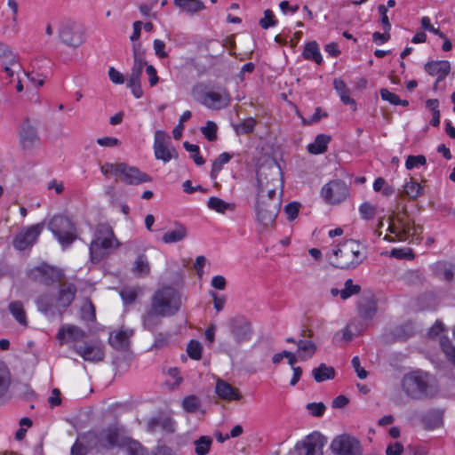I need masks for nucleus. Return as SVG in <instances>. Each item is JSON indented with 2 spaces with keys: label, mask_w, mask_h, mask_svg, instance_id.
<instances>
[{
  "label": "nucleus",
  "mask_w": 455,
  "mask_h": 455,
  "mask_svg": "<svg viewBox=\"0 0 455 455\" xmlns=\"http://www.w3.org/2000/svg\"><path fill=\"white\" fill-rule=\"evenodd\" d=\"M188 236V229L182 224H176L173 229L168 230L162 236L164 243H174L183 241Z\"/></svg>",
  "instance_id": "28"
},
{
  "label": "nucleus",
  "mask_w": 455,
  "mask_h": 455,
  "mask_svg": "<svg viewBox=\"0 0 455 455\" xmlns=\"http://www.w3.org/2000/svg\"><path fill=\"white\" fill-rule=\"evenodd\" d=\"M261 28H268L276 25V20L274 12L271 10L264 12V17L259 20Z\"/></svg>",
  "instance_id": "58"
},
{
  "label": "nucleus",
  "mask_w": 455,
  "mask_h": 455,
  "mask_svg": "<svg viewBox=\"0 0 455 455\" xmlns=\"http://www.w3.org/2000/svg\"><path fill=\"white\" fill-rule=\"evenodd\" d=\"M166 134L163 131H156L155 132L154 140V153L158 160L164 163L171 161L172 158L178 156L177 151L173 148H169L166 143Z\"/></svg>",
  "instance_id": "20"
},
{
  "label": "nucleus",
  "mask_w": 455,
  "mask_h": 455,
  "mask_svg": "<svg viewBox=\"0 0 455 455\" xmlns=\"http://www.w3.org/2000/svg\"><path fill=\"white\" fill-rule=\"evenodd\" d=\"M333 86L338 94L339 95V98L341 101L346 105H352L355 106V102L353 99L349 97V89L347 88L344 81L340 78H336L333 81Z\"/></svg>",
  "instance_id": "36"
},
{
  "label": "nucleus",
  "mask_w": 455,
  "mask_h": 455,
  "mask_svg": "<svg viewBox=\"0 0 455 455\" xmlns=\"http://www.w3.org/2000/svg\"><path fill=\"white\" fill-rule=\"evenodd\" d=\"M230 331L237 344L249 341L252 333L251 324L242 318H234L230 321Z\"/></svg>",
  "instance_id": "21"
},
{
  "label": "nucleus",
  "mask_w": 455,
  "mask_h": 455,
  "mask_svg": "<svg viewBox=\"0 0 455 455\" xmlns=\"http://www.w3.org/2000/svg\"><path fill=\"white\" fill-rule=\"evenodd\" d=\"M282 172L275 162L261 165L257 172V196H277L276 190L282 188Z\"/></svg>",
  "instance_id": "3"
},
{
  "label": "nucleus",
  "mask_w": 455,
  "mask_h": 455,
  "mask_svg": "<svg viewBox=\"0 0 455 455\" xmlns=\"http://www.w3.org/2000/svg\"><path fill=\"white\" fill-rule=\"evenodd\" d=\"M121 448L125 451L126 455H149L146 447L139 441L129 436L121 439Z\"/></svg>",
  "instance_id": "27"
},
{
  "label": "nucleus",
  "mask_w": 455,
  "mask_h": 455,
  "mask_svg": "<svg viewBox=\"0 0 455 455\" xmlns=\"http://www.w3.org/2000/svg\"><path fill=\"white\" fill-rule=\"evenodd\" d=\"M43 228V224H36L22 229L13 240L14 248L23 251L32 246L36 242Z\"/></svg>",
  "instance_id": "18"
},
{
  "label": "nucleus",
  "mask_w": 455,
  "mask_h": 455,
  "mask_svg": "<svg viewBox=\"0 0 455 455\" xmlns=\"http://www.w3.org/2000/svg\"><path fill=\"white\" fill-rule=\"evenodd\" d=\"M200 406V400L196 395H188L182 401L183 409L189 413L196 412Z\"/></svg>",
  "instance_id": "50"
},
{
  "label": "nucleus",
  "mask_w": 455,
  "mask_h": 455,
  "mask_svg": "<svg viewBox=\"0 0 455 455\" xmlns=\"http://www.w3.org/2000/svg\"><path fill=\"white\" fill-rule=\"evenodd\" d=\"M330 137L324 134H319L315 137V141L308 145L309 153L314 155L323 154L326 151Z\"/></svg>",
  "instance_id": "35"
},
{
  "label": "nucleus",
  "mask_w": 455,
  "mask_h": 455,
  "mask_svg": "<svg viewBox=\"0 0 455 455\" xmlns=\"http://www.w3.org/2000/svg\"><path fill=\"white\" fill-rule=\"evenodd\" d=\"M377 312L376 301L372 299H367L360 305V314L363 318L371 319Z\"/></svg>",
  "instance_id": "44"
},
{
  "label": "nucleus",
  "mask_w": 455,
  "mask_h": 455,
  "mask_svg": "<svg viewBox=\"0 0 455 455\" xmlns=\"http://www.w3.org/2000/svg\"><path fill=\"white\" fill-rule=\"evenodd\" d=\"M84 435L80 436L71 448L73 455H85L90 449L95 448L93 442L84 440Z\"/></svg>",
  "instance_id": "40"
},
{
  "label": "nucleus",
  "mask_w": 455,
  "mask_h": 455,
  "mask_svg": "<svg viewBox=\"0 0 455 455\" xmlns=\"http://www.w3.org/2000/svg\"><path fill=\"white\" fill-rule=\"evenodd\" d=\"M72 349L84 361L91 363L100 362L105 356L103 347L98 342H84V344L73 346Z\"/></svg>",
  "instance_id": "19"
},
{
  "label": "nucleus",
  "mask_w": 455,
  "mask_h": 455,
  "mask_svg": "<svg viewBox=\"0 0 455 455\" xmlns=\"http://www.w3.org/2000/svg\"><path fill=\"white\" fill-rule=\"evenodd\" d=\"M422 187L418 182L411 180L405 183L403 192L410 198L414 199L422 194Z\"/></svg>",
  "instance_id": "48"
},
{
  "label": "nucleus",
  "mask_w": 455,
  "mask_h": 455,
  "mask_svg": "<svg viewBox=\"0 0 455 455\" xmlns=\"http://www.w3.org/2000/svg\"><path fill=\"white\" fill-rule=\"evenodd\" d=\"M212 443V439L210 436H201L199 439L195 441L196 453L197 455H206Z\"/></svg>",
  "instance_id": "46"
},
{
  "label": "nucleus",
  "mask_w": 455,
  "mask_h": 455,
  "mask_svg": "<svg viewBox=\"0 0 455 455\" xmlns=\"http://www.w3.org/2000/svg\"><path fill=\"white\" fill-rule=\"evenodd\" d=\"M312 375L316 382H323L332 379L335 377V370L331 366L321 363L318 367L312 370Z\"/></svg>",
  "instance_id": "30"
},
{
  "label": "nucleus",
  "mask_w": 455,
  "mask_h": 455,
  "mask_svg": "<svg viewBox=\"0 0 455 455\" xmlns=\"http://www.w3.org/2000/svg\"><path fill=\"white\" fill-rule=\"evenodd\" d=\"M82 318L85 321L95 319V308L90 300H85L81 308Z\"/></svg>",
  "instance_id": "54"
},
{
  "label": "nucleus",
  "mask_w": 455,
  "mask_h": 455,
  "mask_svg": "<svg viewBox=\"0 0 455 455\" xmlns=\"http://www.w3.org/2000/svg\"><path fill=\"white\" fill-rule=\"evenodd\" d=\"M297 345L299 356L301 361L308 360L316 351V345L311 340L299 339Z\"/></svg>",
  "instance_id": "31"
},
{
  "label": "nucleus",
  "mask_w": 455,
  "mask_h": 455,
  "mask_svg": "<svg viewBox=\"0 0 455 455\" xmlns=\"http://www.w3.org/2000/svg\"><path fill=\"white\" fill-rule=\"evenodd\" d=\"M198 100L209 108L222 109L229 105L231 96L226 88L218 87L201 92Z\"/></svg>",
  "instance_id": "10"
},
{
  "label": "nucleus",
  "mask_w": 455,
  "mask_h": 455,
  "mask_svg": "<svg viewBox=\"0 0 455 455\" xmlns=\"http://www.w3.org/2000/svg\"><path fill=\"white\" fill-rule=\"evenodd\" d=\"M425 70L430 76H437L434 88H437L440 81L443 80L451 70L450 62L447 60L429 61L425 65Z\"/></svg>",
  "instance_id": "23"
},
{
  "label": "nucleus",
  "mask_w": 455,
  "mask_h": 455,
  "mask_svg": "<svg viewBox=\"0 0 455 455\" xmlns=\"http://www.w3.org/2000/svg\"><path fill=\"white\" fill-rule=\"evenodd\" d=\"M97 143L101 147L115 148L120 145V140L115 137H102L97 140Z\"/></svg>",
  "instance_id": "63"
},
{
  "label": "nucleus",
  "mask_w": 455,
  "mask_h": 455,
  "mask_svg": "<svg viewBox=\"0 0 455 455\" xmlns=\"http://www.w3.org/2000/svg\"><path fill=\"white\" fill-rule=\"evenodd\" d=\"M48 228L63 247L71 244L77 237L74 224L65 216L56 215L52 217Z\"/></svg>",
  "instance_id": "8"
},
{
  "label": "nucleus",
  "mask_w": 455,
  "mask_h": 455,
  "mask_svg": "<svg viewBox=\"0 0 455 455\" xmlns=\"http://www.w3.org/2000/svg\"><path fill=\"white\" fill-rule=\"evenodd\" d=\"M303 56L307 60H311L320 64L323 60L319 47L315 42H310L306 44Z\"/></svg>",
  "instance_id": "39"
},
{
  "label": "nucleus",
  "mask_w": 455,
  "mask_h": 455,
  "mask_svg": "<svg viewBox=\"0 0 455 455\" xmlns=\"http://www.w3.org/2000/svg\"><path fill=\"white\" fill-rule=\"evenodd\" d=\"M132 272L138 277H143L149 274L150 265L146 255L140 254L135 259Z\"/></svg>",
  "instance_id": "33"
},
{
  "label": "nucleus",
  "mask_w": 455,
  "mask_h": 455,
  "mask_svg": "<svg viewBox=\"0 0 455 455\" xmlns=\"http://www.w3.org/2000/svg\"><path fill=\"white\" fill-rule=\"evenodd\" d=\"M440 345L448 360L455 365V347L448 339L443 338L441 339Z\"/></svg>",
  "instance_id": "52"
},
{
  "label": "nucleus",
  "mask_w": 455,
  "mask_h": 455,
  "mask_svg": "<svg viewBox=\"0 0 455 455\" xmlns=\"http://www.w3.org/2000/svg\"><path fill=\"white\" fill-rule=\"evenodd\" d=\"M331 451L338 455H360L362 447L360 442L350 435H340L331 443Z\"/></svg>",
  "instance_id": "14"
},
{
  "label": "nucleus",
  "mask_w": 455,
  "mask_h": 455,
  "mask_svg": "<svg viewBox=\"0 0 455 455\" xmlns=\"http://www.w3.org/2000/svg\"><path fill=\"white\" fill-rule=\"evenodd\" d=\"M361 217L364 220H371L376 215V207L371 204L365 202L359 207Z\"/></svg>",
  "instance_id": "55"
},
{
  "label": "nucleus",
  "mask_w": 455,
  "mask_h": 455,
  "mask_svg": "<svg viewBox=\"0 0 455 455\" xmlns=\"http://www.w3.org/2000/svg\"><path fill=\"white\" fill-rule=\"evenodd\" d=\"M403 451V446L401 443L395 442L390 443L386 450L387 455H402Z\"/></svg>",
  "instance_id": "64"
},
{
  "label": "nucleus",
  "mask_w": 455,
  "mask_h": 455,
  "mask_svg": "<svg viewBox=\"0 0 455 455\" xmlns=\"http://www.w3.org/2000/svg\"><path fill=\"white\" fill-rule=\"evenodd\" d=\"M380 96L382 100L388 101L392 105H402V106H408L409 102L406 100H401L398 95L389 92L387 89H381L380 90Z\"/></svg>",
  "instance_id": "47"
},
{
  "label": "nucleus",
  "mask_w": 455,
  "mask_h": 455,
  "mask_svg": "<svg viewBox=\"0 0 455 455\" xmlns=\"http://www.w3.org/2000/svg\"><path fill=\"white\" fill-rule=\"evenodd\" d=\"M174 4L189 13L197 12L204 9V4L200 0H174Z\"/></svg>",
  "instance_id": "34"
},
{
  "label": "nucleus",
  "mask_w": 455,
  "mask_h": 455,
  "mask_svg": "<svg viewBox=\"0 0 455 455\" xmlns=\"http://www.w3.org/2000/svg\"><path fill=\"white\" fill-rule=\"evenodd\" d=\"M232 155L229 153H222L220 154L217 159H215L212 163V167L211 171V178L212 180H216L218 174L222 170V167L225 164L228 163L232 158Z\"/></svg>",
  "instance_id": "43"
},
{
  "label": "nucleus",
  "mask_w": 455,
  "mask_h": 455,
  "mask_svg": "<svg viewBox=\"0 0 455 455\" xmlns=\"http://www.w3.org/2000/svg\"><path fill=\"white\" fill-rule=\"evenodd\" d=\"M123 428L117 425L109 426L99 433L89 432L84 435V440L93 442L97 449H111L116 446L121 448V439L125 438Z\"/></svg>",
  "instance_id": "7"
},
{
  "label": "nucleus",
  "mask_w": 455,
  "mask_h": 455,
  "mask_svg": "<svg viewBox=\"0 0 455 455\" xmlns=\"http://www.w3.org/2000/svg\"><path fill=\"white\" fill-rule=\"evenodd\" d=\"M188 355L195 360H198L201 358L202 355V346L196 340H190L187 347Z\"/></svg>",
  "instance_id": "57"
},
{
  "label": "nucleus",
  "mask_w": 455,
  "mask_h": 455,
  "mask_svg": "<svg viewBox=\"0 0 455 455\" xmlns=\"http://www.w3.org/2000/svg\"><path fill=\"white\" fill-rule=\"evenodd\" d=\"M146 66L141 54L139 53L138 45H133V66L128 75L127 86L131 89L133 96L140 99L143 95V91L140 85V77L142 76L143 68Z\"/></svg>",
  "instance_id": "12"
},
{
  "label": "nucleus",
  "mask_w": 455,
  "mask_h": 455,
  "mask_svg": "<svg viewBox=\"0 0 455 455\" xmlns=\"http://www.w3.org/2000/svg\"><path fill=\"white\" fill-rule=\"evenodd\" d=\"M389 225L387 230L394 235H385L384 239L389 242L407 241L418 234V229L411 219L409 218L407 211L403 210L388 218Z\"/></svg>",
  "instance_id": "4"
},
{
  "label": "nucleus",
  "mask_w": 455,
  "mask_h": 455,
  "mask_svg": "<svg viewBox=\"0 0 455 455\" xmlns=\"http://www.w3.org/2000/svg\"><path fill=\"white\" fill-rule=\"evenodd\" d=\"M117 246L118 243L114 236L113 231L107 228L105 236H98L91 243L90 254L92 260L93 262L100 261Z\"/></svg>",
  "instance_id": "11"
},
{
  "label": "nucleus",
  "mask_w": 455,
  "mask_h": 455,
  "mask_svg": "<svg viewBox=\"0 0 455 455\" xmlns=\"http://www.w3.org/2000/svg\"><path fill=\"white\" fill-rule=\"evenodd\" d=\"M160 317L163 316L150 306V308L144 314L142 318L144 327L149 331L155 330L160 323Z\"/></svg>",
  "instance_id": "37"
},
{
  "label": "nucleus",
  "mask_w": 455,
  "mask_h": 455,
  "mask_svg": "<svg viewBox=\"0 0 455 455\" xmlns=\"http://www.w3.org/2000/svg\"><path fill=\"white\" fill-rule=\"evenodd\" d=\"M76 289L71 283H63L59 292V302L63 307H68L75 299Z\"/></svg>",
  "instance_id": "32"
},
{
  "label": "nucleus",
  "mask_w": 455,
  "mask_h": 455,
  "mask_svg": "<svg viewBox=\"0 0 455 455\" xmlns=\"http://www.w3.org/2000/svg\"><path fill=\"white\" fill-rule=\"evenodd\" d=\"M133 333L132 329L122 326L110 333L108 342L116 350H126L130 346V339Z\"/></svg>",
  "instance_id": "22"
},
{
  "label": "nucleus",
  "mask_w": 455,
  "mask_h": 455,
  "mask_svg": "<svg viewBox=\"0 0 455 455\" xmlns=\"http://www.w3.org/2000/svg\"><path fill=\"white\" fill-rule=\"evenodd\" d=\"M38 309L44 313H47L53 305V299L47 295L39 297L36 300Z\"/></svg>",
  "instance_id": "59"
},
{
  "label": "nucleus",
  "mask_w": 455,
  "mask_h": 455,
  "mask_svg": "<svg viewBox=\"0 0 455 455\" xmlns=\"http://www.w3.org/2000/svg\"><path fill=\"white\" fill-rule=\"evenodd\" d=\"M217 124L212 121H208L205 126L201 128L202 133L210 141H214L217 139Z\"/></svg>",
  "instance_id": "53"
},
{
  "label": "nucleus",
  "mask_w": 455,
  "mask_h": 455,
  "mask_svg": "<svg viewBox=\"0 0 455 455\" xmlns=\"http://www.w3.org/2000/svg\"><path fill=\"white\" fill-rule=\"evenodd\" d=\"M122 180L130 185H139L150 182L152 179L147 173L140 172L137 167L125 164Z\"/></svg>",
  "instance_id": "24"
},
{
  "label": "nucleus",
  "mask_w": 455,
  "mask_h": 455,
  "mask_svg": "<svg viewBox=\"0 0 455 455\" xmlns=\"http://www.w3.org/2000/svg\"><path fill=\"white\" fill-rule=\"evenodd\" d=\"M85 331L80 327L73 324H63L60 328L56 339L60 345L68 344L71 347L80 343L85 338Z\"/></svg>",
  "instance_id": "16"
},
{
  "label": "nucleus",
  "mask_w": 455,
  "mask_h": 455,
  "mask_svg": "<svg viewBox=\"0 0 455 455\" xmlns=\"http://www.w3.org/2000/svg\"><path fill=\"white\" fill-rule=\"evenodd\" d=\"M426 162H427L426 157L422 155L409 156L405 162V167L408 170H411L414 167H418L419 165H424L426 164Z\"/></svg>",
  "instance_id": "60"
},
{
  "label": "nucleus",
  "mask_w": 455,
  "mask_h": 455,
  "mask_svg": "<svg viewBox=\"0 0 455 455\" xmlns=\"http://www.w3.org/2000/svg\"><path fill=\"white\" fill-rule=\"evenodd\" d=\"M58 37L62 44L70 47H77L84 42L81 30H58Z\"/></svg>",
  "instance_id": "26"
},
{
  "label": "nucleus",
  "mask_w": 455,
  "mask_h": 455,
  "mask_svg": "<svg viewBox=\"0 0 455 455\" xmlns=\"http://www.w3.org/2000/svg\"><path fill=\"white\" fill-rule=\"evenodd\" d=\"M299 211V204L296 202L288 204L284 208V212L289 220H293L298 216Z\"/></svg>",
  "instance_id": "61"
},
{
  "label": "nucleus",
  "mask_w": 455,
  "mask_h": 455,
  "mask_svg": "<svg viewBox=\"0 0 455 455\" xmlns=\"http://www.w3.org/2000/svg\"><path fill=\"white\" fill-rule=\"evenodd\" d=\"M321 197L329 204H339L348 196V188L343 180H333L323 186Z\"/></svg>",
  "instance_id": "13"
},
{
  "label": "nucleus",
  "mask_w": 455,
  "mask_h": 455,
  "mask_svg": "<svg viewBox=\"0 0 455 455\" xmlns=\"http://www.w3.org/2000/svg\"><path fill=\"white\" fill-rule=\"evenodd\" d=\"M181 305L179 292L172 287L166 286L157 290L152 299L151 306L162 316L176 314Z\"/></svg>",
  "instance_id": "5"
},
{
  "label": "nucleus",
  "mask_w": 455,
  "mask_h": 455,
  "mask_svg": "<svg viewBox=\"0 0 455 455\" xmlns=\"http://www.w3.org/2000/svg\"><path fill=\"white\" fill-rule=\"evenodd\" d=\"M309 412L315 417H320L323 414L326 407L323 403H311L307 405Z\"/></svg>",
  "instance_id": "62"
},
{
  "label": "nucleus",
  "mask_w": 455,
  "mask_h": 455,
  "mask_svg": "<svg viewBox=\"0 0 455 455\" xmlns=\"http://www.w3.org/2000/svg\"><path fill=\"white\" fill-rule=\"evenodd\" d=\"M19 146L26 153H32L41 146V138L37 127L26 120L18 129Z\"/></svg>",
  "instance_id": "9"
},
{
  "label": "nucleus",
  "mask_w": 455,
  "mask_h": 455,
  "mask_svg": "<svg viewBox=\"0 0 455 455\" xmlns=\"http://www.w3.org/2000/svg\"><path fill=\"white\" fill-rule=\"evenodd\" d=\"M141 292L142 290L139 287H125L121 290L120 295L125 304H131Z\"/></svg>",
  "instance_id": "45"
},
{
  "label": "nucleus",
  "mask_w": 455,
  "mask_h": 455,
  "mask_svg": "<svg viewBox=\"0 0 455 455\" xmlns=\"http://www.w3.org/2000/svg\"><path fill=\"white\" fill-rule=\"evenodd\" d=\"M281 200L278 196H257L255 212L257 221L265 228L272 226L279 212Z\"/></svg>",
  "instance_id": "6"
},
{
  "label": "nucleus",
  "mask_w": 455,
  "mask_h": 455,
  "mask_svg": "<svg viewBox=\"0 0 455 455\" xmlns=\"http://www.w3.org/2000/svg\"><path fill=\"white\" fill-rule=\"evenodd\" d=\"M10 384V373L6 365L0 362V394L4 391Z\"/></svg>",
  "instance_id": "56"
},
{
  "label": "nucleus",
  "mask_w": 455,
  "mask_h": 455,
  "mask_svg": "<svg viewBox=\"0 0 455 455\" xmlns=\"http://www.w3.org/2000/svg\"><path fill=\"white\" fill-rule=\"evenodd\" d=\"M215 392L220 399L227 401H238L242 398V395L237 388L221 379L217 380Z\"/></svg>",
  "instance_id": "25"
},
{
  "label": "nucleus",
  "mask_w": 455,
  "mask_h": 455,
  "mask_svg": "<svg viewBox=\"0 0 455 455\" xmlns=\"http://www.w3.org/2000/svg\"><path fill=\"white\" fill-rule=\"evenodd\" d=\"M360 290L358 284H354L352 279H347L345 282L344 288L340 290V297L342 299H347L352 295L359 293Z\"/></svg>",
  "instance_id": "49"
},
{
  "label": "nucleus",
  "mask_w": 455,
  "mask_h": 455,
  "mask_svg": "<svg viewBox=\"0 0 455 455\" xmlns=\"http://www.w3.org/2000/svg\"><path fill=\"white\" fill-rule=\"evenodd\" d=\"M207 206L219 213H225L228 210H234V205L228 203H226L222 199L212 196L208 199Z\"/></svg>",
  "instance_id": "41"
},
{
  "label": "nucleus",
  "mask_w": 455,
  "mask_h": 455,
  "mask_svg": "<svg viewBox=\"0 0 455 455\" xmlns=\"http://www.w3.org/2000/svg\"><path fill=\"white\" fill-rule=\"evenodd\" d=\"M436 267L438 275H442L445 280L451 281L455 277V266L440 263Z\"/></svg>",
  "instance_id": "51"
},
{
  "label": "nucleus",
  "mask_w": 455,
  "mask_h": 455,
  "mask_svg": "<svg viewBox=\"0 0 455 455\" xmlns=\"http://www.w3.org/2000/svg\"><path fill=\"white\" fill-rule=\"evenodd\" d=\"M124 163H106L100 167L102 174L107 177L121 176L124 170Z\"/></svg>",
  "instance_id": "38"
},
{
  "label": "nucleus",
  "mask_w": 455,
  "mask_h": 455,
  "mask_svg": "<svg viewBox=\"0 0 455 455\" xmlns=\"http://www.w3.org/2000/svg\"><path fill=\"white\" fill-rule=\"evenodd\" d=\"M443 411L440 409L428 411L422 418L425 428L435 429L440 427L443 422Z\"/></svg>",
  "instance_id": "29"
},
{
  "label": "nucleus",
  "mask_w": 455,
  "mask_h": 455,
  "mask_svg": "<svg viewBox=\"0 0 455 455\" xmlns=\"http://www.w3.org/2000/svg\"><path fill=\"white\" fill-rule=\"evenodd\" d=\"M29 276L35 281L49 285L60 281L63 274L61 270L44 264L31 269Z\"/></svg>",
  "instance_id": "17"
},
{
  "label": "nucleus",
  "mask_w": 455,
  "mask_h": 455,
  "mask_svg": "<svg viewBox=\"0 0 455 455\" xmlns=\"http://www.w3.org/2000/svg\"><path fill=\"white\" fill-rule=\"evenodd\" d=\"M331 264L341 269H354L366 259L363 246L356 240L347 239L328 254Z\"/></svg>",
  "instance_id": "2"
},
{
  "label": "nucleus",
  "mask_w": 455,
  "mask_h": 455,
  "mask_svg": "<svg viewBox=\"0 0 455 455\" xmlns=\"http://www.w3.org/2000/svg\"><path fill=\"white\" fill-rule=\"evenodd\" d=\"M326 438L318 432H314L297 443L295 449L299 455H323Z\"/></svg>",
  "instance_id": "15"
},
{
  "label": "nucleus",
  "mask_w": 455,
  "mask_h": 455,
  "mask_svg": "<svg viewBox=\"0 0 455 455\" xmlns=\"http://www.w3.org/2000/svg\"><path fill=\"white\" fill-rule=\"evenodd\" d=\"M9 310L14 318L22 325H27V317L20 301H12L9 304Z\"/></svg>",
  "instance_id": "42"
},
{
  "label": "nucleus",
  "mask_w": 455,
  "mask_h": 455,
  "mask_svg": "<svg viewBox=\"0 0 455 455\" xmlns=\"http://www.w3.org/2000/svg\"><path fill=\"white\" fill-rule=\"evenodd\" d=\"M401 388L408 398L416 401L433 398L439 391L436 379L420 369L405 373L401 379Z\"/></svg>",
  "instance_id": "1"
}]
</instances>
